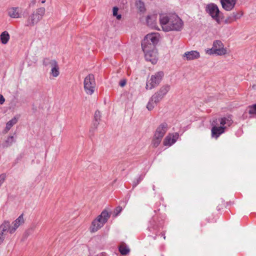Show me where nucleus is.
<instances>
[{"label": "nucleus", "instance_id": "obj_1", "mask_svg": "<svg viewBox=\"0 0 256 256\" xmlns=\"http://www.w3.org/2000/svg\"><path fill=\"white\" fill-rule=\"evenodd\" d=\"M24 222L23 214L20 215L12 224L8 220H4L0 225V245L3 243L7 233L13 234L17 228Z\"/></svg>", "mask_w": 256, "mask_h": 256}, {"label": "nucleus", "instance_id": "obj_2", "mask_svg": "<svg viewBox=\"0 0 256 256\" xmlns=\"http://www.w3.org/2000/svg\"><path fill=\"white\" fill-rule=\"evenodd\" d=\"M170 86L166 84L162 86L160 90L155 92L150 98L146 108L149 110H152L156 104L160 102L170 90Z\"/></svg>", "mask_w": 256, "mask_h": 256}, {"label": "nucleus", "instance_id": "obj_3", "mask_svg": "<svg viewBox=\"0 0 256 256\" xmlns=\"http://www.w3.org/2000/svg\"><path fill=\"white\" fill-rule=\"evenodd\" d=\"M46 13V8L40 7L34 11L28 18L26 26L32 27L38 24L43 18Z\"/></svg>", "mask_w": 256, "mask_h": 256}, {"label": "nucleus", "instance_id": "obj_4", "mask_svg": "<svg viewBox=\"0 0 256 256\" xmlns=\"http://www.w3.org/2000/svg\"><path fill=\"white\" fill-rule=\"evenodd\" d=\"M110 216V215L107 211H102L101 214L92 222L91 232H94L98 230L108 221Z\"/></svg>", "mask_w": 256, "mask_h": 256}, {"label": "nucleus", "instance_id": "obj_5", "mask_svg": "<svg viewBox=\"0 0 256 256\" xmlns=\"http://www.w3.org/2000/svg\"><path fill=\"white\" fill-rule=\"evenodd\" d=\"M170 26H168L165 28V32L172 30L180 31L183 28L182 20L176 14L170 15Z\"/></svg>", "mask_w": 256, "mask_h": 256}, {"label": "nucleus", "instance_id": "obj_6", "mask_svg": "<svg viewBox=\"0 0 256 256\" xmlns=\"http://www.w3.org/2000/svg\"><path fill=\"white\" fill-rule=\"evenodd\" d=\"M160 35L158 33H150L148 34L142 42V46H148L149 48H154L155 46L159 40Z\"/></svg>", "mask_w": 256, "mask_h": 256}, {"label": "nucleus", "instance_id": "obj_7", "mask_svg": "<svg viewBox=\"0 0 256 256\" xmlns=\"http://www.w3.org/2000/svg\"><path fill=\"white\" fill-rule=\"evenodd\" d=\"M164 76V73L162 71H159L156 72L151 76L150 80H148L146 88V89L152 90L156 88L160 84Z\"/></svg>", "mask_w": 256, "mask_h": 256}, {"label": "nucleus", "instance_id": "obj_8", "mask_svg": "<svg viewBox=\"0 0 256 256\" xmlns=\"http://www.w3.org/2000/svg\"><path fill=\"white\" fill-rule=\"evenodd\" d=\"M84 84L85 92L88 94H93L96 85L94 76L92 74H90L86 76L84 80Z\"/></svg>", "mask_w": 256, "mask_h": 256}, {"label": "nucleus", "instance_id": "obj_9", "mask_svg": "<svg viewBox=\"0 0 256 256\" xmlns=\"http://www.w3.org/2000/svg\"><path fill=\"white\" fill-rule=\"evenodd\" d=\"M206 12L218 24L220 22V12L218 6L214 4L207 5Z\"/></svg>", "mask_w": 256, "mask_h": 256}, {"label": "nucleus", "instance_id": "obj_10", "mask_svg": "<svg viewBox=\"0 0 256 256\" xmlns=\"http://www.w3.org/2000/svg\"><path fill=\"white\" fill-rule=\"evenodd\" d=\"M142 50L144 53V56L146 60L155 64L158 61L157 52L155 48H151L148 46H142Z\"/></svg>", "mask_w": 256, "mask_h": 256}, {"label": "nucleus", "instance_id": "obj_11", "mask_svg": "<svg viewBox=\"0 0 256 256\" xmlns=\"http://www.w3.org/2000/svg\"><path fill=\"white\" fill-rule=\"evenodd\" d=\"M217 124V120H214L212 124V126L211 130L212 136L216 139L224 132V130L226 128V126H216Z\"/></svg>", "mask_w": 256, "mask_h": 256}, {"label": "nucleus", "instance_id": "obj_12", "mask_svg": "<svg viewBox=\"0 0 256 256\" xmlns=\"http://www.w3.org/2000/svg\"><path fill=\"white\" fill-rule=\"evenodd\" d=\"M212 47L215 50L216 54L218 56L224 55L227 52L226 48H224L223 43L220 40H214L213 42Z\"/></svg>", "mask_w": 256, "mask_h": 256}, {"label": "nucleus", "instance_id": "obj_13", "mask_svg": "<svg viewBox=\"0 0 256 256\" xmlns=\"http://www.w3.org/2000/svg\"><path fill=\"white\" fill-rule=\"evenodd\" d=\"M178 133L169 134L164 139L163 144L165 146H170L174 144L178 139Z\"/></svg>", "mask_w": 256, "mask_h": 256}, {"label": "nucleus", "instance_id": "obj_14", "mask_svg": "<svg viewBox=\"0 0 256 256\" xmlns=\"http://www.w3.org/2000/svg\"><path fill=\"white\" fill-rule=\"evenodd\" d=\"M168 130V124L166 122H162L158 126L154 132V135L162 138Z\"/></svg>", "mask_w": 256, "mask_h": 256}, {"label": "nucleus", "instance_id": "obj_15", "mask_svg": "<svg viewBox=\"0 0 256 256\" xmlns=\"http://www.w3.org/2000/svg\"><path fill=\"white\" fill-rule=\"evenodd\" d=\"M200 58V54L197 50L186 52L182 55V58L186 60H192Z\"/></svg>", "mask_w": 256, "mask_h": 256}, {"label": "nucleus", "instance_id": "obj_16", "mask_svg": "<svg viewBox=\"0 0 256 256\" xmlns=\"http://www.w3.org/2000/svg\"><path fill=\"white\" fill-rule=\"evenodd\" d=\"M170 15L166 14H161L160 15L159 20L162 28L165 32V28L168 26H170Z\"/></svg>", "mask_w": 256, "mask_h": 256}, {"label": "nucleus", "instance_id": "obj_17", "mask_svg": "<svg viewBox=\"0 0 256 256\" xmlns=\"http://www.w3.org/2000/svg\"><path fill=\"white\" fill-rule=\"evenodd\" d=\"M157 17L158 15L156 14L148 15L146 19L148 26L152 28L159 30L156 22Z\"/></svg>", "mask_w": 256, "mask_h": 256}, {"label": "nucleus", "instance_id": "obj_18", "mask_svg": "<svg viewBox=\"0 0 256 256\" xmlns=\"http://www.w3.org/2000/svg\"><path fill=\"white\" fill-rule=\"evenodd\" d=\"M237 0H220L222 8L226 11L232 10Z\"/></svg>", "mask_w": 256, "mask_h": 256}, {"label": "nucleus", "instance_id": "obj_19", "mask_svg": "<svg viewBox=\"0 0 256 256\" xmlns=\"http://www.w3.org/2000/svg\"><path fill=\"white\" fill-rule=\"evenodd\" d=\"M243 12L242 11L234 12L224 20L226 24H230L240 18Z\"/></svg>", "mask_w": 256, "mask_h": 256}, {"label": "nucleus", "instance_id": "obj_20", "mask_svg": "<svg viewBox=\"0 0 256 256\" xmlns=\"http://www.w3.org/2000/svg\"><path fill=\"white\" fill-rule=\"evenodd\" d=\"M8 15L12 18H21L20 8L18 7H12L8 9Z\"/></svg>", "mask_w": 256, "mask_h": 256}, {"label": "nucleus", "instance_id": "obj_21", "mask_svg": "<svg viewBox=\"0 0 256 256\" xmlns=\"http://www.w3.org/2000/svg\"><path fill=\"white\" fill-rule=\"evenodd\" d=\"M219 121L222 126H230L233 123L231 115L219 119Z\"/></svg>", "mask_w": 256, "mask_h": 256}, {"label": "nucleus", "instance_id": "obj_22", "mask_svg": "<svg viewBox=\"0 0 256 256\" xmlns=\"http://www.w3.org/2000/svg\"><path fill=\"white\" fill-rule=\"evenodd\" d=\"M43 64L46 66H50L52 68L57 66L58 65L57 62L54 60H50L48 58H45L43 60Z\"/></svg>", "mask_w": 256, "mask_h": 256}, {"label": "nucleus", "instance_id": "obj_23", "mask_svg": "<svg viewBox=\"0 0 256 256\" xmlns=\"http://www.w3.org/2000/svg\"><path fill=\"white\" fill-rule=\"evenodd\" d=\"M10 38V36L8 32H2L0 36V42L2 44H6Z\"/></svg>", "mask_w": 256, "mask_h": 256}, {"label": "nucleus", "instance_id": "obj_24", "mask_svg": "<svg viewBox=\"0 0 256 256\" xmlns=\"http://www.w3.org/2000/svg\"><path fill=\"white\" fill-rule=\"evenodd\" d=\"M118 250L120 253L122 255H126L128 254L130 252V250L128 246L126 245L125 244H122L118 248Z\"/></svg>", "mask_w": 256, "mask_h": 256}, {"label": "nucleus", "instance_id": "obj_25", "mask_svg": "<svg viewBox=\"0 0 256 256\" xmlns=\"http://www.w3.org/2000/svg\"><path fill=\"white\" fill-rule=\"evenodd\" d=\"M162 138L158 137L156 136H154L153 138L152 141V146L154 148H156L162 142Z\"/></svg>", "mask_w": 256, "mask_h": 256}, {"label": "nucleus", "instance_id": "obj_26", "mask_svg": "<svg viewBox=\"0 0 256 256\" xmlns=\"http://www.w3.org/2000/svg\"><path fill=\"white\" fill-rule=\"evenodd\" d=\"M136 8L141 12L145 11L146 8L144 6V4L141 0H137L136 2Z\"/></svg>", "mask_w": 256, "mask_h": 256}, {"label": "nucleus", "instance_id": "obj_27", "mask_svg": "<svg viewBox=\"0 0 256 256\" xmlns=\"http://www.w3.org/2000/svg\"><path fill=\"white\" fill-rule=\"evenodd\" d=\"M50 74L54 76V77H57L59 74V67L58 66L56 67H54L52 68L51 69V72Z\"/></svg>", "mask_w": 256, "mask_h": 256}, {"label": "nucleus", "instance_id": "obj_28", "mask_svg": "<svg viewBox=\"0 0 256 256\" xmlns=\"http://www.w3.org/2000/svg\"><path fill=\"white\" fill-rule=\"evenodd\" d=\"M17 120L16 118H14L12 120H9L6 124V129L9 130L16 122Z\"/></svg>", "mask_w": 256, "mask_h": 256}, {"label": "nucleus", "instance_id": "obj_29", "mask_svg": "<svg viewBox=\"0 0 256 256\" xmlns=\"http://www.w3.org/2000/svg\"><path fill=\"white\" fill-rule=\"evenodd\" d=\"M118 8L117 7H114L112 10V15L116 16L118 20H120L122 18V16L121 14H118Z\"/></svg>", "mask_w": 256, "mask_h": 256}, {"label": "nucleus", "instance_id": "obj_30", "mask_svg": "<svg viewBox=\"0 0 256 256\" xmlns=\"http://www.w3.org/2000/svg\"><path fill=\"white\" fill-rule=\"evenodd\" d=\"M248 113L250 114H256V104L250 106L248 108Z\"/></svg>", "mask_w": 256, "mask_h": 256}, {"label": "nucleus", "instance_id": "obj_31", "mask_svg": "<svg viewBox=\"0 0 256 256\" xmlns=\"http://www.w3.org/2000/svg\"><path fill=\"white\" fill-rule=\"evenodd\" d=\"M143 179V177L140 176L136 180L133 182V188L136 187Z\"/></svg>", "mask_w": 256, "mask_h": 256}, {"label": "nucleus", "instance_id": "obj_32", "mask_svg": "<svg viewBox=\"0 0 256 256\" xmlns=\"http://www.w3.org/2000/svg\"><path fill=\"white\" fill-rule=\"evenodd\" d=\"M101 118L100 112L98 110H96L94 115V120H100Z\"/></svg>", "mask_w": 256, "mask_h": 256}, {"label": "nucleus", "instance_id": "obj_33", "mask_svg": "<svg viewBox=\"0 0 256 256\" xmlns=\"http://www.w3.org/2000/svg\"><path fill=\"white\" fill-rule=\"evenodd\" d=\"M154 220H152L150 222V226H148V228L149 230L150 231H152V229L153 230H155L156 228V227L154 225Z\"/></svg>", "mask_w": 256, "mask_h": 256}, {"label": "nucleus", "instance_id": "obj_34", "mask_svg": "<svg viewBox=\"0 0 256 256\" xmlns=\"http://www.w3.org/2000/svg\"><path fill=\"white\" fill-rule=\"evenodd\" d=\"M215 50L212 47L211 48L206 50V54H208L209 55H212L214 54H216V52H215Z\"/></svg>", "mask_w": 256, "mask_h": 256}, {"label": "nucleus", "instance_id": "obj_35", "mask_svg": "<svg viewBox=\"0 0 256 256\" xmlns=\"http://www.w3.org/2000/svg\"><path fill=\"white\" fill-rule=\"evenodd\" d=\"M6 177V174H0V187L2 185V184L4 182Z\"/></svg>", "mask_w": 256, "mask_h": 256}, {"label": "nucleus", "instance_id": "obj_36", "mask_svg": "<svg viewBox=\"0 0 256 256\" xmlns=\"http://www.w3.org/2000/svg\"><path fill=\"white\" fill-rule=\"evenodd\" d=\"M122 208L120 206H118L116 208V210L114 211L115 215L116 216H118L122 211Z\"/></svg>", "mask_w": 256, "mask_h": 256}, {"label": "nucleus", "instance_id": "obj_37", "mask_svg": "<svg viewBox=\"0 0 256 256\" xmlns=\"http://www.w3.org/2000/svg\"><path fill=\"white\" fill-rule=\"evenodd\" d=\"M126 79H122L120 82L119 85L122 87H124V86H126Z\"/></svg>", "mask_w": 256, "mask_h": 256}, {"label": "nucleus", "instance_id": "obj_38", "mask_svg": "<svg viewBox=\"0 0 256 256\" xmlns=\"http://www.w3.org/2000/svg\"><path fill=\"white\" fill-rule=\"evenodd\" d=\"M100 120H94V122H93V127L94 128L96 129L97 128L99 124H100Z\"/></svg>", "mask_w": 256, "mask_h": 256}, {"label": "nucleus", "instance_id": "obj_39", "mask_svg": "<svg viewBox=\"0 0 256 256\" xmlns=\"http://www.w3.org/2000/svg\"><path fill=\"white\" fill-rule=\"evenodd\" d=\"M5 101V99L4 98V97L3 96H2V94H0V104H2L4 103Z\"/></svg>", "mask_w": 256, "mask_h": 256}, {"label": "nucleus", "instance_id": "obj_40", "mask_svg": "<svg viewBox=\"0 0 256 256\" xmlns=\"http://www.w3.org/2000/svg\"><path fill=\"white\" fill-rule=\"evenodd\" d=\"M13 140H14V136H10L8 138L7 142H9V141L12 142Z\"/></svg>", "mask_w": 256, "mask_h": 256}, {"label": "nucleus", "instance_id": "obj_41", "mask_svg": "<svg viewBox=\"0 0 256 256\" xmlns=\"http://www.w3.org/2000/svg\"><path fill=\"white\" fill-rule=\"evenodd\" d=\"M35 0H33L32 2L30 4V6H33L34 4H35Z\"/></svg>", "mask_w": 256, "mask_h": 256}, {"label": "nucleus", "instance_id": "obj_42", "mask_svg": "<svg viewBox=\"0 0 256 256\" xmlns=\"http://www.w3.org/2000/svg\"><path fill=\"white\" fill-rule=\"evenodd\" d=\"M161 235H162V236H163L164 239L165 240L166 239V236H165L164 233H163V232L161 233Z\"/></svg>", "mask_w": 256, "mask_h": 256}, {"label": "nucleus", "instance_id": "obj_43", "mask_svg": "<svg viewBox=\"0 0 256 256\" xmlns=\"http://www.w3.org/2000/svg\"><path fill=\"white\" fill-rule=\"evenodd\" d=\"M252 88L254 90H256V84H254L252 86Z\"/></svg>", "mask_w": 256, "mask_h": 256}, {"label": "nucleus", "instance_id": "obj_44", "mask_svg": "<svg viewBox=\"0 0 256 256\" xmlns=\"http://www.w3.org/2000/svg\"><path fill=\"white\" fill-rule=\"evenodd\" d=\"M45 2H46V0H42V1H41V2H42V4H44V3Z\"/></svg>", "mask_w": 256, "mask_h": 256}]
</instances>
